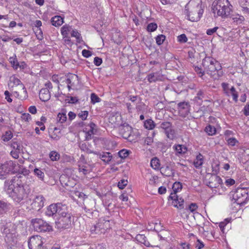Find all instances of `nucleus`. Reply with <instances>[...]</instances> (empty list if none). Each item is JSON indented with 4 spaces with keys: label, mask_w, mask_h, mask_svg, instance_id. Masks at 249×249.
<instances>
[{
    "label": "nucleus",
    "mask_w": 249,
    "mask_h": 249,
    "mask_svg": "<svg viewBox=\"0 0 249 249\" xmlns=\"http://www.w3.org/2000/svg\"><path fill=\"white\" fill-rule=\"evenodd\" d=\"M151 166L155 170L159 169L160 167V160L157 158H154L151 160Z\"/></svg>",
    "instance_id": "34"
},
{
    "label": "nucleus",
    "mask_w": 249,
    "mask_h": 249,
    "mask_svg": "<svg viewBox=\"0 0 249 249\" xmlns=\"http://www.w3.org/2000/svg\"><path fill=\"white\" fill-rule=\"evenodd\" d=\"M222 87L224 92L228 96H230V89L229 88V84L225 83H222Z\"/></svg>",
    "instance_id": "52"
},
{
    "label": "nucleus",
    "mask_w": 249,
    "mask_h": 249,
    "mask_svg": "<svg viewBox=\"0 0 249 249\" xmlns=\"http://www.w3.org/2000/svg\"><path fill=\"white\" fill-rule=\"evenodd\" d=\"M71 36L72 37H75L77 41L80 42V40L81 38L80 34L77 30H72Z\"/></svg>",
    "instance_id": "54"
},
{
    "label": "nucleus",
    "mask_w": 249,
    "mask_h": 249,
    "mask_svg": "<svg viewBox=\"0 0 249 249\" xmlns=\"http://www.w3.org/2000/svg\"><path fill=\"white\" fill-rule=\"evenodd\" d=\"M136 239L139 242L144 244L146 247L150 246L149 242L147 241L146 237L143 234L137 235Z\"/></svg>",
    "instance_id": "27"
},
{
    "label": "nucleus",
    "mask_w": 249,
    "mask_h": 249,
    "mask_svg": "<svg viewBox=\"0 0 249 249\" xmlns=\"http://www.w3.org/2000/svg\"><path fill=\"white\" fill-rule=\"evenodd\" d=\"M91 102L93 104L99 103L101 101V99L94 93H92L90 95Z\"/></svg>",
    "instance_id": "46"
},
{
    "label": "nucleus",
    "mask_w": 249,
    "mask_h": 249,
    "mask_svg": "<svg viewBox=\"0 0 249 249\" xmlns=\"http://www.w3.org/2000/svg\"><path fill=\"white\" fill-rule=\"evenodd\" d=\"M222 182L221 178L217 176H213L210 178V180L208 185L210 188H216Z\"/></svg>",
    "instance_id": "18"
},
{
    "label": "nucleus",
    "mask_w": 249,
    "mask_h": 249,
    "mask_svg": "<svg viewBox=\"0 0 249 249\" xmlns=\"http://www.w3.org/2000/svg\"><path fill=\"white\" fill-rule=\"evenodd\" d=\"M21 177H15L11 180H6L4 189L13 200L17 202L27 198L31 193L30 186L23 182Z\"/></svg>",
    "instance_id": "1"
},
{
    "label": "nucleus",
    "mask_w": 249,
    "mask_h": 249,
    "mask_svg": "<svg viewBox=\"0 0 249 249\" xmlns=\"http://www.w3.org/2000/svg\"><path fill=\"white\" fill-rule=\"evenodd\" d=\"M9 209V204L0 200V215L8 211Z\"/></svg>",
    "instance_id": "35"
},
{
    "label": "nucleus",
    "mask_w": 249,
    "mask_h": 249,
    "mask_svg": "<svg viewBox=\"0 0 249 249\" xmlns=\"http://www.w3.org/2000/svg\"><path fill=\"white\" fill-rule=\"evenodd\" d=\"M63 211L58 214L55 222L56 227L58 229L68 228L72 221L71 214L68 211L67 206L65 207V210Z\"/></svg>",
    "instance_id": "3"
},
{
    "label": "nucleus",
    "mask_w": 249,
    "mask_h": 249,
    "mask_svg": "<svg viewBox=\"0 0 249 249\" xmlns=\"http://www.w3.org/2000/svg\"><path fill=\"white\" fill-rule=\"evenodd\" d=\"M160 128L164 130H169L172 128V124L169 122H164L160 124Z\"/></svg>",
    "instance_id": "49"
},
{
    "label": "nucleus",
    "mask_w": 249,
    "mask_h": 249,
    "mask_svg": "<svg viewBox=\"0 0 249 249\" xmlns=\"http://www.w3.org/2000/svg\"><path fill=\"white\" fill-rule=\"evenodd\" d=\"M11 147L13 148V150H20V145L19 143H18L17 142H13L11 144Z\"/></svg>",
    "instance_id": "57"
},
{
    "label": "nucleus",
    "mask_w": 249,
    "mask_h": 249,
    "mask_svg": "<svg viewBox=\"0 0 249 249\" xmlns=\"http://www.w3.org/2000/svg\"><path fill=\"white\" fill-rule=\"evenodd\" d=\"M45 200L42 195H36L33 199L31 204L32 208L35 211L40 210L44 207Z\"/></svg>",
    "instance_id": "13"
},
{
    "label": "nucleus",
    "mask_w": 249,
    "mask_h": 249,
    "mask_svg": "<svg viewBox=\"0 0 249 249\" xmlns=\"http://www.w3.org/2000/svg\"><path fill=\"white\" fill-rule=\"evenodd\" d=\"M249 189L247 188H237L235 191L231 192L232 200L234 203L241 205L246 203L249 197Z\"/></svg>",
    "instance_id": "5"
},
{
    "label": "nucleus",
    "mask_w": 249,
    "mask_h": 249,
    "mask_svg": "<svg viewBox=\"0 0 249 249\" xmlns=\"http://www.w3.org/2000/svg\"><path fill=\"white\" fill-rule=\"evenodd\" d=\"M12 81L16 87H18V89L23 90L24 96L23 97V99H26L28 97V94L26 88L24 85L22 83L21 81L18 78L14 77H13Z\"/></svg>",
    "instance_id": "19"
},
{
    "label": "nucleus",
    "mask_w": 249,
    "mask_h": 249,
    "mask_svg": "<svg viewBox=\"0 0 249 249\" xmlns=\"http://www.w3.org/2000/svg\"><path fill=\"white\" fill-rule=\"evenodd\" d=\"M34 172L40 179L43 180L45 175L43 171L38 168H35Z\"/></svg>",
    "instance_id": "41"
},
{
    "label": "nucleus",
    "mask_w": 249,
    "mask_h": 249,
    "mask_svg": "<svg viewBox=\"0 0 249 249\" xmlns=\"http://www.w3.org/2000/svg\"><path fill=\"white\" fill-rule=\"evenodd\" d=\"M173 148L174 149V150L176 152L177 155L184 154L186 153L187 151L186 147L183 145H175L173 146Z\"/></svg>",
    "instance_id": "25"
},
{
    "label": "nucleus",
    "mask_w": 249,
    "mask_h": 249,
    "mask_svg": "<svg viewBox=\"0 0 249 249\" xmlns=\"http://www.w3.org/2000/svg\"><path fill=\"white\" fill-rule=\"evenodd\" d=\"M213 6V12L223 18H227L232 11V6L228 0H218Z\"/></svg>",
    "instance_id": "2"
},
{
    "label": "nucleus",
    "mask_w": 249,
    "mask_h": 249,
    "mask_svg": "<svg viewBox=\"0 0 249 249\" xmlns=\"http://www.w3.org/2000/svg\"><path fill=\"white\" fill-rule=\"evenodd\" d=\"M194 70L199 77H202L203 76L205 71H202L200 67L196 66L195 67Z\"/></svg>",
    "instance_id": "55"
},
{
    "label": "nucleus",
    "mask_w": 249,
    "mask_h": 249,
    "mask_svg": "<svg viewBox=\"0 0 249 249\" xmlns=\"http://www.w3.org/2000/svg\"><path fill=\"white\" fill-rule=\"evenodd\" d=\"M161 174L166 177H171L173 175L174 172L169 166H167L165 167H162L161 168Z\"/></svg>",
    "instance_id": "30"
},
{
    "label": "nucleus",
    "mask_w": 249,
    "mask_h": 249,
    "mask_svg": "<svg viewBox=\"0 0 249 249\" xmlns=\"http://www.w3.org/2000/svg\"><path fill=\"white\" fill-rule=\"evenodd\" d=\"M205 91L203 89H199L196 96L195 97L194 100L198 103L200 104L202 102L203 99L204 98Z\"/></svg>",
    "instance_id": "26"
},
{
    "label": "nucleus",
    "mask_w": 249,
    "mask_h": 249,
    "mask_svg": "<svg viewBox=\"0 0 249 249\" xmlns=\"http://www.w3.org/2000/svg\"><path fill=\"white\" fill-rule=\"evenodd\" d=\"M19 153H20V151L12 150L10 152V154L13 158H14L15 159H17L19 157Z\"/></svg>",
    "instance_id": "61"
},
{
    "label": "nucleus",
    "mask_w": 249,
    "mask_h": 249,
    "mask_svg": "<svg viewBox=\"0 0 249 249\" xmlns=\"http://www.w3.org/2000/svg\"><path fill=\"white\" fill-rule=\"evenodd\" d=\"M229 91L230 96L231 95L232 96L233 100L236 102L238 100V94L235 88L234 87H232L230 89Z\"/></svg>",
    "instance_id": "37"
},
{
    "label": "nucleus",
    "mask_w": 249,
    "mask_h": 249,
    "mask_svg": "<svg viewBox=\"0 0 249 249\" xmlns=\"http://www.w3.org/2000/svg\"><path fill=\"white\" fill-rule=\"evenodd\" d=\"M163 79V75L161 74V70L156 72L151 73L147 76V80L150 83L156 82L158 81H162Z\"/></svg>",
    "instance_id": "17"
},
{
    "label": "nucleus",
    "mask_w": 249,
    "mask_h": 249,
    "mask_svg": "<svg viewBox=\"0 0 249 249\" xmlns=\"http://www.w3.org/2000/svg\"><path fill=\"white\" fill-rule=\"evenodd\" d=\"M9 60L13 67L15 68V69H17V65L18 62L17 59L16 57H11Z\"/></svg>",
    "instance_id": "58"
},
{
    "label": "nucleus",
    "mask_w": 249,
    "mask_h": 249,
    "mask_svg": "<svg viewBox=\"0 0 249 249\" xmlns=\"http://www.w3.org/2000/svg\"><path fill=\"white\" fill-rule=\"evenodd\" d=\"M78 170L80 173H82L84 175L89 173L91 171L89 165H79Z\"/></svg>",
    "instance_id": "32"
},
{
    "label": "nucleus",
    "mask_w": 249,
    "mask_h": 249,
    "mask_svg": "<svg viewBox=\"0 0 249 249\" xmlns=\"http://www.w3.org/2000/svg\"><path fill=\"white\" fill-rule=\"evenodd\" d=\"M96 194L100 198L102 199V200L103 201V203L105 206H107V207L110 206V203H108V202H107V198H110V197L111 196V195L110 194H101V193H100L98 192H96Z\"/></svg>",
    "instance_id": "23"
},
{
    "label": "nucleus",
    "mask_w": 249,
    "mask_h": 249,
    "mask_svg": "<svg viewBox=\"0 0 249 249\" xmlns=\"http://www.w3.org/2000/svg\"><path fill=\"white\" fill-rule=\"evenodd\" d=\"M88 114L89 112L88 111H81L80 113H79L78 116L82 120H85L88 117Z\"/></svg>",
    "instance_id": "56"
},
{
    "label": "nucleus",
    "mask_w": 249,
    "mask_h": 249,
    "mask_svg": "<svg viewBox=\"0 0 249 249\" xmlns=\"http://www.w3.org/2000/svg\"><path fill=\"white\" fill-rule=\"evenodd\" d=\"M51 22L54 26H59L63 24V18L61 16H56L52 18Z\"/></svg>",
    "instance_id": "24"
},
{
    "label": "nucleus",
    "mask_w": 249,
    "mask_h": 249,
    "mask_svg": "<svg viewBox=\"0 0 249 249\" xmlns=\"http://www.w3.org/2000/svg\"><path fill=\"white\" fill-rule=\"evenodd\" d=\"M34 229L38 231H47L51 229V227L46 221L41 219L36 218L32 221Z\"/></svg>",
    "instance_id": "10"
},
{
    "label": "nucleus",
    "mask_w": 249,
    "mask_h": 249,
    "mask_svg": "<svg viewBox=\"0 0 249 249\" xmlns=\"http://www.w3.org/2000/svg\"><path fill=\"white\" fill-rule=\"evenodd\" d=\"M40 99L43 102L48 101L51 97L49 90L47 88L42 89L39 94Z\"/></svg>",
    "instance_id": "21"
},
{
    "label": "nucleus",
    "mask_w": 249,
    "mask_h": 249,
    "mask_svg": "<svg viewBox=\"0 0 249 249\" xmlns=\"http://www.w3.org/2000/svg\"><path fill=\"white\" fill-rule=\"evenodd\" d=\"M205 131L209 135L212 136L215 134L216 129L214 126L209 125L205 127Z\"/></svg>",
    "instance_id": "38"
},
{
    "label": "nucleus",
    "mask_w": 249,
    "mask_h": 249,
    "mask_svg": "<svg viewBox=\"0 0 249 249\" xmlns=\"http://www.w3.org/2000/svg\"><path fill=\"white\" fill-rule=\"evenodd\" d=\"M95 202L91 199L86 200L84 202V208L86 212L91 213L95 208Z\"/></svg>",
    "instance_id": "20"
},
{
    "label": "nucleus",
    "mask_w": 249,
    "mask_h": 249,
    "mask_svg": "<svg viewBox=\"0 0 249 249\" xmlns=\"http://www.w3.org/2000/svg\"><path fill=\"white\" fill-rule=\"evenodd\" d=\"M166 37L163 35H160L156 37V43L158 45H161L164 40H165Z\"/></svg>",
    "instance_id": "43"
},
{
    "label": "nucleus",
    "mask_w": 249,
    "mask_h": 249,
    "mask_svg": "<svg viewBox=\"0 0 249 249\" xmlns=\"http://www.w3.org/2000/svg\"><path fill=\"white\" fill-rule=\"evenodd\" d=\"M59 130V129H58L57 127H55L54 128V131L51 133V134H50V137L53 140H55V141H58V140L60 139V136L57 135L56 134L55 132H54V131H58Z\"/></svg>",
    "instance_id": "51"
},
{
    "label": "nucleus",
    "mask_w": 249,
    "mask_h": 249,
    "mask_svg": "<svg viewBox=\"0 0 249 249\" xmlns=\"http://www.w3.org/2000/svg\"><path fill=\"white\" fill-rule=\"evenodd\" d=\"M204 158L202 154L199 153L196 157L194 161V165L196 168H199L203 164Z\"/></svg>",
    "instance_id": "22"
},
{
    "label": "nucleus",
    "mask_w": 249,
    "mask_h": 249,
    "mask_svg": "<svg viewBox=\"0 0 249 249\" xmlns=\"http://www.w3.org/2000/svg\"><path fill=\"white\" fill-rule=\"evenodd\" d=\"M13 137V134L11 131H7L2 136V140L4 142H8Z\"/></svg>",
    "instance_id": "39"
},
{
    "label": "nucleus",
    "mask_w": 249,
    "mask_h": 249,
    "mask_svg": "<svg viewBox=\"0 0 249 249\" xmlns=\"http://www.w3.org/2000/svg\"><path fill=\"white\" fill-rule=\"evenodd\" d=\"M182 188V184L180 182H175L172 186V189L174 191L173 193L177 195V193L180 191Z\"/></svg>",
    "instance_id": "36"
},
{
    "label": "nucleus",
    "mask_w": 249,
    "mask_h": 249,
    "mask_svg": "<svg viewBox=\"0 0 249 249\" xmlns=\"http://www.w3.org/2000/svg\"><path fill=\"white\" fill-rule=\"evenodd\" d=\"M157 28V25L155 23H151L147 26V30L148 32H154Z\"/></svg>",
    "instance_id": "50"
},
{
    "label": "nucleus",
    "mask_w": 249,
    "mask_h": 249,
    "mask_svg": "<svg viewBox=\"0 0 249 249\" xmlns=\"http://www.w3.org/2000/svg\"><path fill=\"white\" fill-rule=\"evenodd\" d=\"M164 133L166 134L167 137L170 140H173L174 138V131L172 128H170L169 130H166L164 131Z\"/></svg>",
    "instance_id": "47"
},
{
    "label": "nucleus",
    "mask_w": 249,
    "mask_h": 249,
    "mask_svg": "<svg viewBox=\"0 0 249 249\" xmlns=\"http://www.w3.org/2000/svg\"><path fill=\"white\" fill-rule=\"evenodd\" d=\"M99 158L105 162L108 163L112 159V155L109 152H103L99 155Z\"/></svg>",
    "instance_id": "29"
},
{
    "label": "nucleus",
    "mask_w": 249,
    "mask_h": 249,
    "mask_svg": "<svg viewBox=\"0 0 249 249\" xmlns=\"http://www.w3.org/2000/svg\"><path fill=\"white\" fill-rule=\"evenodd\" d=\"M239 3L242 11L245 13H249V0H240Z\"/></svg>",
    "instance_id": "28"
},
{
    "label": "nucleus",
    "mask_w": 249,
    "mask_h": 249,
    "mask_svg": "<svg viewBox=\"0 0 249 249\" xmlns=\"http://www.w3.org/2000/svg\"><path fill=\"white\" fill-rule=\"evenodd\" d=\"M35 33L36 35V36L37 38L39 39H41L43 37V33L40 28L36 29L35 31Z\"/></svg>",
    "instance_id": "62"
},
{
    "label": "nucleus",
    "mask_w": 249,
    "mask_h": 249,
    "mask_svg": "<svg viewBox=\"0 0 249 249\" xmlns=\"http://www.w3.org/2000/svg\"><path fill=\"white\" fill-rule=\"evenodd\" d=\"M15 166V163L12 160L0 164V179L5 178L7 175L12 172Z\"/></svg>",
    "instance_id": "9"
},
{
    "label": "nucleus",
    "mask_w": 249,
    "mask_h": 249,
    "mask_svg": "<svg viewBox=\"0 0 249 249\" xmlns=\"http://www.w3.org/2000/svg\"><path fill=\"white\" fill-rule=\"evenodd\" d=\"M132 130V127L128 124H123L119 127L120 135L124 139H127L129 141H133L131 136Z\"/></svg>",
    "instance_id": "11"
},
{
    "label": "nucleus",
    "mask_w": 249,
    "mask_h": 249,
    "mask_svg": "<svg viewBox=\"0 0 249 249\" xmlns=\"http://www.w3.org/2000/svg\"><path fill=\"white\" fill-rule=\"evenodd\" d=\"M67 120V116L65 113H59L57 115V121L58 122L63 123Z\"/></svg>",
    "instance_id": "44"
},
{
    "label": "nucleus",
    "mask_w": 249,
    "mask_h": 249,
    "mask_svg": "<svg viewBox=\"0 0 249 249\" xmlns=\"http://www.w3.org/2000/svg\"><path fill=\"white\" fill-rule=\"evenodd\" d=\"M66 206L61 203L51 204L47 208L45 214L49 217H57L60 212L65 210Z\"/></svg>",
    "instance_id": "8"
},
{
    "label": "nucleus",
    "mask_w": 249,
    "mask_h": 249,
    "mask_svg": "<svg viewBox=\"0 0 249 249\" xmlns=\"http://www.w3.org/2000/svg\"><path fill=\"white\" fill-rule=\"evenodd\" d=\"M109 220H100L97 223L92 226L90 228V232L92 235H100L105 233L110 229Z\"/></svg>",
    "instance_id": "6"
},
{
    "label": "nucleus",
    "mask_w": 249,
    "mask_h": 249,
    "mask_svg": "<svg viewBox=\"0 0 249 249\" xmlns=\"http://www.w3.org/2000/svg\"><path fill=\"white\" fill-rule=\"evenodd\" d=\"M232 20L237 24H239L244 21L245 18L243 16L239 14L233 15L231 17Z\"/></svg>",
    "instance_id": "31"
},
{
    "label": "nucleus",
    "mask_w": 249,
    "mask_h": 249,
    "mask_svg": "<svg viewBox=\"0 0 249 249\" xmlns=\"http://www.w3.org/2000/svg\"><path fill=\"white\" fill-rule=\"evenodd\" d=\"M21 119L24 122H28L31 120V116L29 113H23L21 115Z\"/></svg>",
    "instance_id": "53"
},
{
    "label": "nucleus",
    "mask_w": 249,
    "mask_h": 249,
    "mask_svg": "<svg viewBox=\"0 0 249 249\" xmlns=\"http://www.w3.org/2000/svg\"><path fill=\"white\" fill-rule=\"evenodd\" d=\"M178 41L180 43H185L187 42L188 38L185 34H182L177 37Z\"/></svg>",
    "instance_id": "45"
},
{
    "label": "nucleus",
    "mask_w": 249,
    "mask_h": 249,
    "mask_svg": "<svg viewBox=\"0 0 249 249\" xmlns=\"http://www.w3.org/2000/svg\"><path fill=\"white\" fill-rule=\"evenodd\" d=\"M43 245L42 238L39 235L32 236L28 241V246L30 249H36Z\"/></svg>",
    "instance_id": "14"
},
{
    "label": "nucleus",
    "mask_w": 249,
    "mask_h": 249,
    "mask_svg": "<svg viewBox=\"0 0 249 249\" xmlns=\"http://www.w3.org/2000/svg\"><path fill=\"white\" fill-rule=\"evenodd\" d=\"M169 198L173 200V204L174 207L181 210L184 208V200L182 198H178V196L175 193H171Z\"/></svg>",
    "instance_id": "16"
},
{
    "label": "nucleus",
    "mask_w": 249,
    "mask_h": 249,
    "mask_svg": "<svg viewBox=\"0 0 249 249\" xmlns=\"http://www.w3.org/2000/svg\"><path fill=\"white\" fill-rule=\"evenodd\" d=\"M119 156L122 159H124L129 154V151L126 149H123L118 152Z\"/></svg>",
    "instance_id": "48"
},
{
    "label": "nucleus",
    "mask_w": 249,
    "mask_h": 249,
    "mask_svg": "<svg viewBox=\"0 0 249 249\" xmlns=\"http://www.w3.org/2000/svg\"><path fill=\"white\" fill-rule=\"evenodd\" d=\"M202 65L204 71L207 73L212 75L220 70L222 67L220 64L215 59L210 56H206L202 60Z\"/></svg>",
    "instance_id": "4"
},
{
    "label": "nucleus",
    "mask_w": 249,
    "mask_h": 249,
    "mask_svg": "<svg viewBox=\"0 0 249 249\" xmlns=\"http://www.w3.org/2000/svg\"><path fill=\"white\" fill-rule=\"evenodd\" d=\"M127 180L122 179L118 182V186L120 189H123L127 184Z\"/></svg>",
    "instance_id": "59"
},
{
    "label": "nucleus",
    "mask_w": 249,
    "mask_h": 249,
    "mask_svg": "<svg viewBox=\"0 0 249 249\" xmlns=\"http://www.w3.org/2000/svg\"><path fill=\"white\" fill-rule=\"evenodd\" d=\"M203 8L204 6L201 3L197 4L196 7L192 8L190 11L185 9L187 11V19L193 22L199 20L203 13Z\"/></svg>",
    "instance_id": "7"
},
{
    "label": "nucleus",
    "mask_w": 249,
    "mask_h": 249,
    "mask_svg": "<svg viewBox=\"0 0 249 249\" xmlns=\"http://www.w3.org/2000/svg\"><path fill=\"white\" fill-rule=\"evenodd\" d=\"M228 143L231 146H234L238 141L234 138H229L227 141Z\"/></svg>",
    "instance_id": "60"
},
{
    "label": "nucleus",
    "mask_w": 249,
    "mask_h": 249,
    "mask_svg": "<svg viewBox=\"0 0 249 249\" xmlns=\"http://www.w3.org/2000/svg\"><path fill=\"white\" fill-rule=\"evenodd\" d=\"M82 53L83 56L86 58L89 57L92 55V53L90 51L85 49L82 51Z\"/></svg>",
    "instance_id": "64"
},
{
    "label": "nucleus",
    "mask_w": 249,
    "mask_h": 249,
    "mask_svg": "<svg viewBox=\"0 0 249 249\" xmlns=\"http://www.w3.org/2000/svg\"><path fill=\"white\" fill-rule=\"evenodd\" d=\"M189 104L187 102H183L178 104V109L179 115L182 117H186L190 112Z\"/></svg>",
    "instance_id": "15"
},
{
    "label": "nucleus",
    "mask_w": 249,
    "mask_h": 249,
    "mask_svg": "<svg viewBox=\"0 0 249 249\" xmlns=\"http://www.w3.org/2000/svg\"><path fill=\"white\" fill-rule=\"evenodd\" d=\"M65 82L67 84L69 90H70L71 89H73L77 88L79 85V80L77 75L70 74L68 75Z\"/></svg>",
    "instance_id": "12"
},
{
    "label": "nucleus",
    "mask_w": 249,
    "mask_h": 249,
    "mask_svg": "<svg viewBox=\"0 0 249 249\" xmlns=\"http://www.w3.org/2000/svg\"><path fill=\"white\" fill-rule=\"evenodd\" d=\"M144 126L147 129L152 130L155 127V124L152 119H148L144 122Z\"/></svg>",
    "instance_id": "33"
},
{
    "label": "nucleus",
    "mask_w": 249,
    "mask_h": 249,
    "mask_svg": "<svg viewBox=\"0 0 249 249\" xmlns=\"http://www.w3.org/2000/svg\"><path fill=\"white\" fill-rule=\"evenodd\" d=\"M71 27L67 25H64L61 29V34L65 37L68 36V32L71 29Z\"/></svg>",
    "instance_id": "42"
},
{
    "label": "nucleus",
    "mask_w": 249,
    "mask_h": 249,
    "mask_svg": "<svg viewBox=\"0 0 249 249\" xmlns=\"http://www.w3.org/2000/svg\"><path fill=\"white\" fill-rule=\"evenodd\" d=\"M50 158L52 161H56L60 158V155L56 151H51L49 154Z\"/></svg>",
    "instance_id": "40"
},
{
    "label": "nucleus",
    "mask_w": 249,
    "mask_h": 249,
    "mask_svg": "<svg viewBox=\"0 0 249 249\" xmlns=\"http://www.w3.org/2000/svg\"><path fill=\"white\" fill-rule=\"evenodd\" d=\"M4 95L5 96V99L7 101V102H8L9 103H11L12 102V99L11 98V94L8 90L5 91Z\"/></svg>",
    "instance_id": "63"
}]
</instances>
